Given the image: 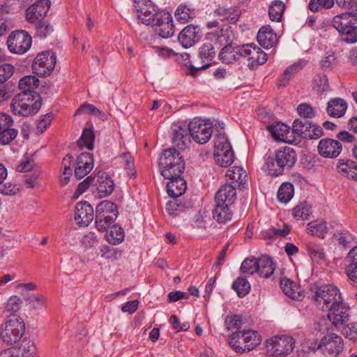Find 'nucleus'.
Wrapping results in <instances>:
<instances>
[{"mask_svg":"<svg viewBox=\"0 0 357 357\" xmlns=\"http://www.w3.org/2000/svg\"><path fill=\"white\" fill-rule=\"evenodd\" d=\"M294 194V187L289 182L283 183L278 189L277 197L280 202L288 203Z\"/></svg>","mask_w":357,"mask_h":357,"instance_id":"obj_43","label":"nucleus"},{"mask_svg":"<svg viewBox=\"0 0 357 357\" xmlns=\"http://www.w3.org/2000/svg\"><path fill=\"white\" fill-rule=\"evenodd\" d=\"M39 85V80L36 76L26 75L21 78L19 81L18 87L20 90V93H26L31 95V97L40 98L35 89Z\"/></svg>","mask_w":357,"mask_h":357,"instance_id":"obj_27","label":"nucleus"},{"mask_svg":"<svg viewBox=\"0 0 357 357\" xmlns=\"http://www.w3.org/2000/svg\"><path fill=\"white\" fill-rule=\"evenodd\" d=\"M328 319L335 327L344 325L349 319V307L343 302V299L340 303L328 307Z\"/></svg>","mask_w":357,"mask_h":357,"instance_id":"obj_15","label":"nucleus"},{"mask_svg":"<svg viewBox=\"0 0 357 357\" xmlns=\"http://www.w3.org/2000/svg\"><path fill=\"white\" fill-rule=\"evenodd\" d=\"M335 0H310L308 8L311 11H317L319 7L331 8L334 5Z\"/></svg>","mask_w":357,"mask_h":357,"instance_id":"obj_64","label":"nucleus"},{"mask_svg":"<svg viewBox=\"0 0 357 357\" xmlns=\"http://www.w3.org/2000/svg\"><path fill=\"white\" fill-rule=\"evenodd\" d=\"M347 109V103L341 98H332L327 103L326 112L331 117L340 118L345 114Z\"/></svg>","mask_w":357,"mask_h":357,"instance_id":"obj_28","label":"nucleus"},{"mask_svg":"<svg viewBox=\"0 0 357 357\" xmlns=\"http://www.w3.org/2000/svg\"><path fill=\"white\" fill-rule=\"evenodd\" d=\"M312 89L319 96L326 94L331 91L328 77L325 74L319 73L314 76Z\"/></svg>","mask_w":357,"mask_h":357,"instance_id":"obj_35","label":"nucleus"},{"mask_svg":"<svg viewBox=\"0 0 357 357\" xmlns=\"http://www.w3.org/2000/svg\"><path fill=\"white\" fill-rule=\"evenodd\" d=\"M312 299L317 307L326 310L342 300L340 289L333 284H324L315 289Z\"/></svg>","mask_w":357,"mask_h":357,"instance_id":"obj_3","label":"nucleus"},{"mask_svg":"<svg viewBox=\"0 0 357 357\" xmlns=\"http://www.w3.org/2000/svg\"><path fill=\"white\" fill-rule=\"evenodd\" d=\"M343 340L341 336L331 333L324 337L319 348H324L329 354H339L343 349Z\"/></svg>","mask_w":357,"mask_h":357,"instance_id":"obj_22","label":"nucleus"},{"mask_svg":"<svg viewBox=\"0 0 357 357\" xmlns=\"http://www.w3.org/2000/svg\"><path fill=\"white\" fill-rule=\"evenodd\" d=\"M285 9V5L282 1L276 0L271 3L268 8L271 20L280 22Z\"/></svg>","mask_w":357,"mask_h":357,"instance_id":"obj_48","label":"nucleus"},{"mask_svg":"<svg viewBox=\"0 0 357 357\" xmlns=\"http://www.w3.org/2000/svg\"><path fill=\"white\" fill-rule=\"evenodd\" d=\"M196 10L194 7L187 4L179 5L174 12L177 22L181 24L188 23L196 17Z\"/></svg>","mask_w":357,"mask_h":357,"instance_id":"obj_32","label":"nucleus"},{"mask_svg":"<svg viewBox=\"0 0 357 357\" xmlns=\"http://www.w3.org/2000/svg\"><path fill=\"white\" fill-rule=\"evenodd\" d=\"M307 231L312 236L324 238L328 233L326 223L322 220H314L307 224Z\"/></svg>","mask_w":357,"mask_h":357,"instance_id":"obj_37","label":"nucleus"},{"mask_svg":"<svg viewBox=\"0 0 357 357\" xmlns=\"http://www.w3.org/2000/svg\"><path fill=\"white\" fill-rule=\"evenodd\" d=\"M24 332L23 320L16 314H11L1 325V337L4 343L13 344L22 337Z\"/></svg>","mask_w":357,"mask_h":357,"instance_id":"obj_4","label":"nucleus"},{"mask_svg":"<svg viewBox=\"0 0 357 357\" xmlns=\"http://www.w3.org/2000/svg\"><path fill=\"white\" fill-rule=\"evenodd\" d=\"M260 342L259 334L257 331L252 330L237 331L234 332L229 337L230 347L239 354L252 350Z\"/></svg>","mask_w":357,"mask_h":357,"instance_id":"obj_2","label":"nucleus"},{"mask_svg":"<svg viewBox=\"0 0 357 357\" xmlns=\"http://www.w3.org/2000/svg\"><path fill=\"white\" fill-rule=\"evenodd\" d=\"M337 172L344 176L357 181V163L349 159H340L337 165Z\"/></svg>","mask_w":357,"mask_h":357,"instance_id":"obj_30","label":"nucleus"},{"mask_svg":"<svg viewBox=\"0 0 357 357\" xmlns=\"http://www.w3.org/2000/svg\"><path fill=\"white\" fill-rule=\"evenodd\" d=\"M161 175L165 178H172L181 176L185 169L183 156L174 148L167 149L162 153L159 159Z\"/></svg>","mask_w":357,"mask_h":357,"instance_id":"obj_1","label":"nucleus"},{"mask_svg":"<svg viewBox=\"0 0 357 357\" xmlns=\"http://www.w3.org/2000/svg\"><path fill=\"white\" fill-rule=\"evenodd\" d=\"M169 180L167 183V192L171 197H178L183 195L187 188L185 181L181 176L167 178Z\"/></svg>","mask_w":357,"mask_h":357,"instance_id":"obj_29","label":"nucleus"},{"mask_svg":"<svg viewBox=\"0 0 357 357\" xmlns=\"http://www.w3.org/2000/svg\"><path fill=\"white\" fill-rule=\"evenodd\" d=\"M294 344L295 342L291 336H275L267 340L266 348L271 356H286L292 351Z\"/></svg>","mask_w":357,"mask_h":357,"instance_id":"obj_8","label":"nucleus"},{"mask_svg":"<svg viewBox=\"0 0 357 357\" xmlns=\"http://www.w3.org/2000/svg\"><path fill=\"white\" fill-rule=\"evenodd\" d=\"M276 160L285 170L293 167L297 160L296 151L291 147L284 146L280 148L275 153Z\"/></svg>","mask_w":357,"mask_h":357,"instance_id":"obj_24","label":"nucleus"},{"mask_svg":"<svg viewBox=\"0 0 357 357\" xmlns=\"http://www.w3.org/2000/svg\"><path fill=\"white\" fill-rule=\"evenodd\" d=\"M257 274L264 278H269L275 271L273 259L264 255L257 258Z\"/></svg>","mask_w":357,"mask_h":357,"instance_id":"obj_31","label":"nucleus"},{"mask_svg":"<svg viewBox=\"0 0 357 357\" xmlns=\"http://www.w3.org/2000/svg\"><path fill=\"white\" fill-rule=\"evenodd\" d=\"M93 167V158L89 153H82L77 158L75 167V176L77 179L82 178L88 174Z\"/></svg>","mask_w":357,"mask_h":357,"instance_id":"obj_21","label":"nucleus"},{"mask_svg":"<svg viewBox=\"0 0 357 357\" xmlns=\"http://www.w3.org/2000/svg\"><path fill=\"white\" fill-rule=\"evenodd\" d=\"M225 47L222 49L219 54V58L222 62L225 63H232L236 59L235 53L238 54V50H234L231 44L224 45ZM237 47L236 49H237Z\"/></svg>","mask_w":357,"mask_h":357,"instance_id":"obj_57","label":"nucleus"},{"mask_svg":"<svg viewBox=\"0 0 357 357\" xmlns=\"http://www.w3.org/2000/svg\"><path fill=\"white\" fill-rule=\"evenodd\" d=\"M317 151L324 158L334 159L342 151V144L336 139L324 137L319 142Z\"/></svg>","mask_w":357,"mask_h":357,"instance_id":"obj_13","label":"nucleus"},{"mask_svg":"<svg viewBox=\"0 0 357 357\" xmlns=\"http://www.w3.org/2000/svg\"><path fill=\"white\" fill-rule=\"evenodd\" d=\"M305 65V62L303 61L294 63V64L287 67L279 80V86L284 87L287 86L293 75L302 69Z\"/></svg>","mask_w":357,"mask_h":357,"instance_id":"obj_41","label":"nucleus"},{"mask_svg":"<svg viewBox=\"0 0 357 357\" xmlns=\"http://www.w3.org/2000/svg\"><path fill=\"white\" fill-rule=\"evenodd\" d=\"M32 38L24 30L13 31L7 39L8 50L14 54H22L26 53L31 47Z\"/></svg>","mask_w":357,"mask_h":357,"instance_id":"obj_7","label":"nucleus"},{"mask_svg":"<svg viewBox=\"0 0 357 357\" xmlns=\"http://www.w3.org/2000/svg\"><path fill=\"white\" fill-rule=\"evenodd\" d=\"M268 131L272 137L278 140H285L287 134L289 132V127L284 124L277 123L268 127Z\"/></svg>","mask_w":357,"mask_h":357,"instance_id":"obj_55","label":"nucleus"},{"mask_svg":"<svg viewBox=\"0 0 357 357\" xmlns=\"http://www.w3.org/2000/svg\"><path fill=\"white\" fill-rule=\"evenodd\" d=\"M225 176L227 181H231V184L236 186V184L243 185V182L247 176L241 167L235 166L227 169Z\"/></svg>","mask_w":357,"mask_h":357,"instance_id":"obj_40","label":"nucleus"},{"mask_svg":"<svg viewBox=\"0 0 357 357\" xmlns=\"http://www.w3.org/2000/svg\"><path fill=\"white\" fill-rule=\"evenodd\" d=\"M349 14H344V13L335 15L332 21L333 26L339 32L345 30L348 28L353 22L350 17L348 16Z\"/></svg>","mask_w":357,"mask_h":357,"instance_id":"obj_54","label":"nucleus"},{"mask_svg":"<svg viewBox=\"0 0 357 357\" xmlns=\"http://www.w3.org/2000/svg\"><path fill=\"white\" fill-rule=\"evenodd\" d=\"M231 288L236 292L238 297L243 298L250 292L251 286L247 279L238 277L233 282Z\"/></svg>","mask_w":357,"mask_h":357,"instance_id":"obj_47","label":"nucleus"},{"mask_svg":"<svg viewBox=\"0 0 357 357\" xmlns=\"http://www.w3.org/2000/svg\"><path fill=\"white\" fill-rule=\"evenodd\" d=\"M333 237L338 241L339 244L346 247L353 240L352 234L347 229H342L336 230Z\"/></svg>","mask_w":357,"mask_h":357,"instance_id":"obj_60","label":"nucleus"},{"mask_svg":"<svg viewBox=\"0 0 357 357\" xmlns=\"http://www.w3.org/2000/svg\"><path fill=\"white\" fill-rule=\"evenodd\" d=\"M114 213H115V216L118 215V208L116 205L110 201H102L96 206V215H110Z\"/></svg>","mask_w":357,"mask_h":357,"instance_id":"obj_52","label":"nucleus"},{"mask_svg":"<svg viewBox=\"0 0 357 357\" xmlns=\"http://www.w3.org/2000/svg\"><path fill=\"white\" fill-rule=\"evenodd\" d=\"M214 158L219 165L229 167L234 160V151L232 149H229L214 152Z\"/></svg>","mask_w":357,"mask_h":357,"instance_id":"obj_45","label":"nucleus"},{"mask_svg":"<svg viewBox=\"0 0 357 357\" xmlns=\"http://www.w3.org/2000/svg\"><path fill=\"white\" fill-rule=\"evenodd\" d=\"M207 40L215 41V44L222 46L231 44L234 38V33L231 26L228 24L220 25L219 29L208 33L206 36Z\"/></svg>","mask_w":357,"mask_h":357,"instance_id":"obj_20","label":"nucleus"},{"mask_svg":"<svg viewBox=\"0 0 357 357\" xmlns=\"http://www.w3.org/2000/svg\"><path fill=\"white\" fill-rule=\"evenodd\" d=\"M264 169L268 175L273 177L282 175L284 172L281 165L278 162L275 155L274 158L268 157L267 158L266 162L264 166Z\"/></svg>","mask_w":357,"mask_h":357,"instance_id":"obj_42","label":"nucleus"},{"mask_svg":"<svg viewBox=\"0 0 357 357\" xmlns=\"http://www.w3.org/2000/svg\"><path fill=\"white\" fill-rule=\"evenodd\" d=\"M107 241L112 245L121 243L124 239L123 229L116 225L110 227L109 232L106 235Z\"/></svg>","mask_w":357,"mask_h":357,"instance_id":"obj_56","label":"nucleus"},{"mask_svg":"<svg viewBox=\"0 0 357 357\" xmlns=\"http://www.w3.org/2000/svg\"><path fill=\"white\" fill-rule=\"evenodd\" d=\"M14 121L8 114L0 112V144H9L18 134V130L13 128Z\"/></svg>","mask_w":357,"mask_h":357,"instance_id":"obj_14","label":"nucleus"},{"mask_svg":"<svg viewBox=\"0 0 357 357\" xmlns=\"http://www.w3.org/2000/svg\"><path fill=\"white\" fill-rule=\"evenodd\" d=\"M341 39L347 43H355L357 42V26L352 23L345 30L340 33Z\"/></svg>","mask_w":357,"mask_h":357,"instance_id":"obj_58","label":"nucleus"},{"mask_svg":"<svg viewBox=\"0 0 357 357\" xmlns=\"http://www.w3.org/2000/svg\"><path fill=\"white\" fill-rule=\"evenodd\" d=\"M220 130H218L214 135L215 152L232 149L227 137L224 132V124L218 123Z\"/></svg>","mask_w":357,"mask_h":357,"instance_id":"obj_36","label":"nucleus"},{"mask_svg":"<svg viewBox=\"0 0 357 357\" xmlns=\"http://www.w3.org/2000/svg\"><path fill=\"white\" fill-rule=\"evenodd\" d=\"M231 206L215 203V207L213 211V218L219 223H225L231 220L233 215Z\"/></svg>","mask_w":357,"mask_h":357,"instance_id":"obj_33","label":"nucleus"},{"mask_svg":"<svg viewBox=\"0 0 357 357\" xmlns=\"http://www.w3.org/2000/svg\"><path fill=\"white\" fill-rule=\"evenodd\" d=\"M55 64V54L49 51L43 52L33 60L32 70L39 77L46 76L54 69Z\"/></svg>","mask_w":357,"mask_h":357,"instance_id":"obj_11","label":"nucleus"},{"mask_svg":"<svg viewBox=\"0 0 357 357\" xmlns=\"http://www.w3.org/2000/svg\"><path fill=\"white\" fill-rule=\"evenodd\" d=\"M312 127V123L309 121L295 119L292 125V132L297 137L307 138V135Z\"/></svg>","mask_w":357,"mask_h":357,"instance_id":"obj_49","label":"nucleus"},{"mask_svg":"<svg viewBox=\"0 0 357 357\" xmlns=\"http://www.w3.org/2000/svg\"><path fill=\"white\" fill-rule=\"evenodd\" d=\"M237 50L238 54L241 56L247 58L249 61L248 66L250 68L254 69L258 66L265 63L268 59L267 54L253 43L239 46Z\"/></svg>","mask_w":357,"mask_h":357,"instance_id":"obj_9","label":"nucleus"},{"mask_svg":"<svg viewBox=\"0 0 357 357\" xmlns=\"http://www.w3.org/2000/svg\"><path fill=\"white\" fill-rule=\"evenodd\" d=\"M216 48L211 43H204L199 48V55L202 61V63H205L203 65L202 68L208 65V63L211 61L215 54H216ZM202 68H199L198 69Z\"/></svg>","mask_w":357,"mask_h":357,"instance_id":"obj_38","label":"nucleus"},{"mask_svg":"<svg viewBox=\"0 0 357 357\" xmlns=\"http://www.w3.org/2000/svg\"><path fill=\"white\" fill-rule=\"evenodd\" d=\"M41 107V98L31 97L30 94L18 93L13 99L10 108L15 115L27 116L38 112Z\"/></svg>","mask_w":357,"mask_h":357,"instance_id":"obj_5","label":"nucleus"},{"mask_svg":"<svg viewBox=\"0 0 357 357\" xmlns=\"http://www.w3.org/2000/svg\"><path fill=\"white\" fill-rule=\"evenodd\" d=\"M298 115L303 119H312L317 115V110L310 104L301 103L297 107Z\"/></svg>","mask_w":357,"mask_h":357,"instance_id":"obj_61","label":"nucleus"},{"mask_svg":"<svg viewBox=\"0 0 357 357\" xmlns=\"http://www.w3.org/2000/svg\"><path fill=\"white\" fill-rule=\"evenodd\" d=\"M346 260L349 262L346 268L347 276L350 280H356L357 279V245L349 250Z\"/></svg>","mask_w":357,"mask_h":357,"instance_id":"obj_34","label":"nucleus"},{"mask_svg":"<svg viewBox=\"0 0 357 357\" xmlns=\"http://www.w3.org/2000/svg\"><path fill=\"white\" fill-rule=\"evenodd\" d=\"M91 114L95 116H98L102 120L106 119V115L105 113L102 112L99 109H98L93 105L89 103H84L81 105L75 112V115H81V114Z\"/></svg>","mask_w":357,"mask_h":357,"instance_id":"obj_53","label":"nucleus"},{"mask_svg":"<svg viewBox=\"0 0 357 357\" xmlns=\"http://www.w3.org/2000/svg\"><path fill=\"white\" fill-rule=\"evenodd\" d=\"M213 127L210 120L195 118L189 123L191 137L198 144H206L211 137Z\"/></svg>","mask_w":357,"mask_h":357,"instance_id":"obj_6","label":"nucleus"},{"mask_svg":"<svg viewBox=\"0 0 357 357\" xmlns=\"http://www.w3.org/2000/svg\"><path fill=\"white\" fill-rule=\"evenodd\" d=\"M189 125L174 124L172 126V143L178 149L184 150L191 143Z\"/></svg>","mask_w":357,"mask_h":357,"instance_id":"obj_16","label":"nucleus"},{"mask_svg":"<svg viewBox=\"0 0 357 357\" xmlns=\"http://www.w3.org/2000/svg\"><path fill=\"white\" fill-rule=\"evenodd\" d=\"M280 287L283 293L292 299H299L301 297L297 284L290 279L286 278L281 279Z\"/></svg>","mask_w":357,"mask_h":357,"instance_id":"obj_39","label":"nucleus"},{"mask_svg":"<svg viewBox=\"0 0 357 357\" xmlns=\"http://www.w3.org/2000/svg\"><path fill=\"white\" fill-rule=\"evenodd\" d=\"M236 198V187L233 184H225L216 192L215 203L232 205Z\"/></svg>","mask_w":357,"mask_h":357,"instance_id":"obj_25","label":"nucleus"},{"mask_svg":"<svg viewBox=\"0 0 357 357\" xmlns=\"http://www.w3.org/2000/svg\"><path fill=\"white\" fill-rule=\"evenodd\" d=\"M306 249L310 257L314 262L319 263L324 257L323 247L314 241H309L306 244Z\"/></svg>","mask_w":357,"mask_h":357,"instance_id":"obj_44","label":"nucleus"},{"mask_svg":"<svg viewBox=\"0 0 357 357\" xmlns=\"http://www.w3.org/2000/svg\"><path fill=\"white\" fill-rule=\"evenodd\" d=\"M242 324L241 316L236 314L227 315L225 320V324L228 331H240L239 329L241 328Z\"/></svg>","mask_w":357,"mask_h":357,"instance_id":"obj_62","label":"nucleus"},{"mask_svg":"<svg viewBox=\"0 0 357 357\" xmlns=\"http://www.w3.org/2000/svg\"><path fill=\"white\" fill-rule=\"evenodd\" d=\"M257 258L254 257L245 259L241 264V271L243 273L253 275L257 273Z\"/></svg>","mask_w":357,"mask_h":357,"instance_id":"obj_59","label":"nucleus"},{"mask_svg":"<svg viewBox=\"0 0 357 357\" xmlns=\"http://www.w3.org/2000/svg\"><path fill=\"white\" fill-rule=\"evenodd\" d=\"M51 3L50 0H38L26 10V18L30 23L43 20L47 15Z\"/></svg>","mask_w":357,"mask_h":357,"instance_id":"obj_17","label":"nucleus"},{"mask_svg":"<svg viewBox=\"0 0 357 357\" xmlns=\"http://www.w3.org/2000/svg\"><path fill=\"white\" fill-rule=\"evenodd\" d=\"M95 135L93 130L91 128L84 129L80 138L77 140V146L81 148H86L92 150L93 148V142Z\"/></svg>","mask_w":357,"mask_h":357,"instance_id":"obj_50","label":"nucleus"},{"mask_svg":"<svg viewBox=\"0 0 357 357\" xmlns=\"http://www.w3.org/2000/svg\"><path fill=\"white\" fill-rule=\"evenodd\" d=\"M117 216L115 213L108 215H96L95 224L97 229L100 231H105L110 225L114 222Z\"/></svg>","mask_w":357,"mask_h":357,"instance_id":"obj_51","label":"nucleus"},{"mask_svg":"<svg viewBox=\"0 0 357 357\" xmlns=\"http://www.w3.org/2000/svg\"><path fill=\"white\" fill-rule=\"evenodd\" d=\"M136 3L137 18L142 23L149 26L156 18V15L160 12L157 6L150 0H133Z\"/></svg>","mask_w":357,"mask_h":357,"instance_id":"obj_12","label":"nucleus"},{"mask_svg":"<svg viewBox=\"0 0 357 357\" xmlns=\"http://www.w3.org/2000/svg\"><path fill=\"white\" fill-rule=\"evenodd\" d=\"M95 185L100 197H106L111 195L115 185L112 178L105 172H98L94 178Z\"/></svg>","mask_w":357,"mask_h":357,"instance_id":"obj_18","label":"nucleus"},{"mask_svg":"<svg viewBox=\"0 0 357 357\" xmlns=\"http://www.w3.org/2000/svg\"><path fill=\"white\" fill-rule=\"evenodd\" d=\"M178 40L184 48L192 47L199 40L198 26L192 24L186 26L180 32Z\"/></svg>","mask_w":357,"mask_h":357,"instance_id":"obj_23","label":"nucleus"},{"mask_svg":"<svg viewBox=\"0 0 357 357\" xmlns=\"http://www.w3.org/2000/svg\"><path fill=\"white\" fill-rule=\"evenodd\" d=\"M151 26L155 33L163 38L172 37L174 33L173 18L169 12L160 10Z\"/></svg>","mask_w":357,"mask_h":357,"instance_id":"obj_10","label":"nucleus"},{"mask_svg":"<svg viewBox=\"0 0 357 357\" xmlns=\"http://www.w3.org/2000/svg\"><path fill=\"white\" fill-rule=\"evenodd\" d=\"M259 44L266 49L271 48L277 43V36L269 25L260 28L257 36Z\"/></svg>","mask_w":357,"mask_h":357,"instance_id":"obj_26","label":"nucleus"},{"mask_svg":"<svg viewBox=\"0 0 357 357\" xmlns=\"http://www.w3.org/2000/svg\"><path fill=\"white\" fill-rule=\"evenodd\" d=\"M312 213V206L304 202L293 208V217L297 220H308Z\"/></svg>","mask_w":357,"mask_h":357,"instance_id":"obj_46","label":"nucleus"},{"mask_svg":"<svg viewBox=\"0 0 357 357\" xmlns=\"http://www.w3.org/2000/svg\"><path fill=\"white\" fill-rule=\"evenodd\" d=\"M93 208L87 202L76 204L75 220L81 226H88L93 219Z\"/></svg>","mask_w":357,"mask_h":357,"instance_id":"obj_19","label":"nucleus"},{"mask_svg":"<svg viewBox=\"0 0 357 357\" xmlns=\"http://www.w3.org/2000/svg\"><path fill=\"white\" fill-rule=\"evenodd\" d=\"M39 21L36 27V34L40 38H45L53 31V27L47 21Z\"/></svg>","mask_w":357,"mask_h":357,"instance_id":"obj_63","label":"nucleus"}]
</instances>
